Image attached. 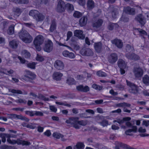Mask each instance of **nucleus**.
<instances>
[{
  "label": "nucleus",
  "instance_id": "obj_42",
  "mask_svg": "<svg viewBox=\"0 0 149 149\" xmlns=\"http://www.w3.org/2000/svg\"><path fill=\"white\" fill-rule=\"evenodd\" d=\"M82 13L78 11H75L73 14L74 17L77 18H79L82 16Z\"/></svg>",
  "mask_w": 149,
  "mask_h": 149
},
{
  "label": "nucleus",
  "instance_id": "obj_32",
  "mask_svg": "<svg viewBox=\"0 0 149 149\" xmlns=\"http://www.w3.org/2000/svg\"><path fill=\"white\" fill-rule=\"evenodd\" d=\"M103 22V21L102 19H99L93 24V27L96 28L99 27L101 26Z\"/></svg>",
  "mask_w": 149,
  "mask_h": 149
},
{
  "label": "nucleus",
  "instance_id": "obj_52",
  "mask_svg": "<svg viewBox=\"0 0 149 149\" xmlns=\"http://www.w3.org/2000/svg\"><path fill=\"white\" fill-rule=\"evenodd\" d=\"M35 65L36 64L34 63H29L27 64V66L29 68L34 69L35 68Z\"/></svg>",
  "mask_w": 149,
  "mask_h": 149
},
{
  "label": "nucleus",
  "instance_id": "obj_20",
  "mask_svg": "<svg viewBox=\"0 0 149 149\" xmlns=\"http://www.w3.org/2000/svg\"><path fill=\"white\" fill-rule=\"evenodd\" d=\"M108 11L111 12L112 15L113 17L116 18V15L118 14L117 9L113 7L110 6L109 8Z\"/></svg>",
  "mask_w": 149,
  "mask_h": 149
},
{
  "label": "nucleus",
  "instance_id": "obj_15",
  "mask_svg": "<svg viewBox=\"0 0 149 149\" xmlns=\"http://www.w3.org/2000/svg\"><path fill=\"white\" fill-rule=\"evenodd\" d=\"M112 43L115 45L118 48H121L123 47V43L120 40L115 39L111 40Z\"/></svg>",
  "mask_w": 149,
  "mask_h": 149
},
{
  "label": "nucleus",
  "instance_id": "obj_45",
  "mask_svg": "<svg viewBox=\"0 0 149 149\" xmlns=\"http://www.w3.org/2000/svg\"><path fill=\"white\" fill-rule=\"evenodd\" d=\"M38 98L42 100L45 101H48L49 100V98L45 97V96L41 94H39Z\"/></svg>",
  "mask_w": 149,
  "mask_h": 149
},
{
  "label": "nucleus",
  "instance_id": "obj_14",
  "mask_svg": "<svg viewBox=\"0 0 149 149\" xmlns=\"http://www.w3.org/2000/svg\"><path fill=\"white\" fill-rule=\"evenodd\" d=\"M125 56L128 59L130 60L136 61L139 60L140 58V57L138 56L134 53L127 54Z\"/></svg>",
  "mask_w": 149,
  "mask_h": 149
},
{
  "label": "nucleus",
  "instance_id": "obj_12",
  "mask_svg": "<svg viewBox=\"0 0 149 149\" xmlns=\"http://www.w3.org/2000/svg\"><path fill=\"white\" fill-rule=\"evenodd\" d=\"M123 11L125 13L128 14L134 15L135 14V9L133 8H131L129 6L124 7Z\"/></svg>",
  "mask_w": 149,
  "mask_h": 149
},
{
  "label": "nucleus",
  "instance_id": "obj_1",
  "mask_svg": "<svg viewBox=\"0 0 149 149\" xmlns=\"http://www.w3.org/2000/svg\"><path fill=\"white\" fill-rule=\"evenodd\" d=\"M20 38L24 42L29 43L31 42L33 38L26 30H22L19 33Z\"/></svg>",
  "mask_w": 149,
  "mask_h": 149
},
{
  "label": "nucleus",
  "instance_id": "obj_46",
  "mask_svg": "<svg viewBox=\"0 0 149 149\" xmlns=\"http://www.w3.org/2000/svg\"><path fill=\"white\" fill-rule=\"evenodd\" d=\"M99 123L103 127L107 126L109 125L108 121L106 120H103Z\"/></svg>",
  "mask_w": 149,
  "mask_h": 149
},
{
  "label": "nucleus",
  "instance_id": "obj_35",
  "mask_svg": "<svg viewBox=\"0 0 149 149\" xmlns=\"http://www.w3.org/2000/svg\"><path fill=\"white\" fill-rule=\"evenodd\" d=\"M131 118L129 117H125L122 119H118V123L119 124H121L124 122L125 121H129L131 120Z\"/></svg>",
  "mask_w": 149,
  "mask_h": 149
},
{
  "label": "nucleus",
  "instance_id": "obj_58",
  "mask_svg": "<svg viewBox=\"0 0 149 149\" xmlns=\"http://www.w3.org/2000/svg\"><path fill=\"white\" fill-rule=\"evenodd\" d=\"M72 33L71 31H68L67 34V38L66 40L67 41H68L70 39V38L72 36Z\"/></svg>",
  "mask_w": 149,
  "mask_h": 149
},
{
  "label": "nucleus",
  "instance_id": "obj_51",
  "mask_svg": "<svg viewBox=\"0 0 149 149\" xmlns=\"http://www.w3.org/2000/svg\"><path fill=\"white\" fill-rule=\"evenodd\" d=\"M77 123L80 125L84 126L87 125V122L86 120H78Z\"/></svg>",
  "mask_w": 149,
  "mask_h": 149
},
{
  "label": "nucleus",
  "instance_id": "obj_19",
  "mask_svg": "<svg viewBox=\"0 0 149 149\" xmlns=\"http://www.w3.org/2000/svg\"><path fill=\"white\" fill-rule=\"evenodd\" d=\"M63 75V74L60 72H55L53 74V78L54 80L56 81H59L61 79Z\"/></svg>",
  "mask_w": 149,
  "mask_h": 149
},
{
  "label": "nucleus",
  "instance_id": "obj_43",
  "mask_svg": "<svg viewBox=\"0 0 149 149\" xmlns=\"http://www.w3.org/2000/svg\"><path fill=\"white\" fill-rule=\"evenodd\" d=\"M67 82L69 85L73 84L75 83L74 79L71 77L67 79Z\"/></svg>",
  "mask_w": 149,
  "mask_h": 149
},
{
  "label": "nucleus",
  "instance_id": "obj_47",
  "mask_svg": "<svg viewBox=\"0 0 149 149\" xmlns=\"http://www.w3.org/2000/svg\"><path fill=\"white\" fill-rule=\"evenodd\" d=\"M29 2V0H16V3L20 4H27Z\"/></svg>",
  "mask_w": 149,
  "mask_h": 149
},
{
  "label": "nucleus",
  "instance_id": "obj_57",
  "mask_svg": "<svg viewBox=\"0 0 149 149\" xmlns=\"http://www.w3.org/2000/svg\"><path fill=\"white\" fill-rule=\"evenodd\" d=\"M27 127L31 129H34L36 128V126L35 125H33V124L31 123L29 124H27Z\"/></svg>",
  "mask_w": 149,
  "mask_h": 149
},
{
  "label": "nucleus",
  "instance_id": "obj_55",
  "mask_svg": "<svg viewBox=\"0 0 149 149\" xmlns=\"http://www.w3.org/2000/svg\"><path fill=\"white\" fill-rule=\"evenodd\" d=\"M16 102L17 103H24L26 104V101L22 99H20L16 100Z\"/></svg>",
  "mask_w": 149,
  "mask_h": 149
},
{
  "label": "nucleus",
  "instance_id": "obj_54",
  "mask_svg": "<svg viewBox=\"0 0 149 149\" xmlns=\"http://www.w3.org/2000/svg\"><path fill=\"white\" fill-rule=\"evenodd\" d=\"M115 25L116 24L113 23H110L108 26V29L110 30H112L113 29L114 25Z\"/></svg>",
  "mask_w": 149,
  "mask_h": 149
},
{
  "label": "nucleus",
  "instance_id": "obj_18",
  "mask_svg": "<svg viewBox=\"0 0 149 149\" xmlns=\"http://www.w3.org/2000/svg\"><path fill=\"white\" fill-rule=\"evenodd\" d=\"M79 119V118L78 117H71L66 120L65 122L68 124H70L73 125L75 123H77V121Z\"/></svg>",
  "mask_w": 149,
  "mask_h": 149
},
{
  "label": "nucleus",
  "instance_id": "obj_11",
  "mask_svg": "<svg viewBox=\"0 0 149 149\" xmlns=\"http://www.w3.org/2000/svg\"><path fill=\"white\" fill-rule=\"evenodd\" d=\"M118 59V56L116 53L111 54L109 56L108 58V61L109 62L111 63H115Z\"/></svg>",
  "mask_w": 149,
  "mask_h": 149
},
{
  "label": "nucleus",
  "instance_id": "obj_28",
  "mask_svg": "<svg viewBox=\"0 0 149 149\" xmlns=\"http://www.w3.org/2000/svg\"><path fill=\"white\" fill-rule=\"evenodd\" d=\"M143 83L146 85H149V77L147 75H145L142 78Z\"/></svg>",
  "mask_w": 149,
  "mask_h": 149
},
{
  "label": "nucleus",
  "instance_id": "obj_22",
  "mask_svg": "<svg viewBox=\"0 0 149 149\" xmlns=\"http://www.w3.org/2000/svg\"><path fill=\"white\" fill-rule=\"evenodd\" d=\"M87 18L86 16H83L81 18L79 21V24L81 26H85L87 24Z\"/></svg>",
  "mask_w": 149,
  "mask_h": 149
},
{
  "label": "nucleus",
  "instance_id": "obj_44",
  "mask_svg": "<svg viewBox=\"0 0 149 149\" xmlns=\"http://www.w3.org/2000/svg\"><path fill=\"white\" fill-rule=\"evenodd\" d=\"M117 146L119 148H124V149H127L128 148V146L127 145L122 143H118V146Z\"/></svg>",
  "mask_w": 149,
  "mask_h": 149
},
{
  "label": "nucleus",
  "instance_id": "obj_17",
  "mask_svg": "<svg viewBox=\"0 0 149 149\" xmlns=\"http://www.w3.org/2000/svg\"><path fill=\"white\" fill-rule=\"evenodd\" d=\"M94 47L95 50L97 53H100L102 51V45L101 42L95 43L94 44Z\"/></svg>",
  "mask_w": 149,
  "mask_h": 149
},
{
  "label": "nucleus",
  "instance_id": "obj_21",
  "mask_svg": "<svg viewBox=\"0 0 149 149\" xmlns=\"http://www.w3.org/2000/svg\"><path fill=\"white\" fill-rule=\"evenodd\" d=\"M62 54L64 56L68 57L70 58H73L75 57L73 53L69 52L67 50L63 51Z\"/></svg>",
  "mask_w": 149,
  "mask_h": 149
},
{
  "label": "nucleus",
  "instance_id": "obj_61",
  "mask_svg": "<svg viewBox=\"0 0 149 149\" xmlns=\"http://www.w3.org/2000/svg\"><path fill=\"white\" fill-rule=\"evenodd\" d=\"M121 20L125 22H127L128 21L129 18L124 16H122L121 18Z\"/></svg>",
  "mask_w": 149,
  "mask_h": 149
},
{
  "label": "nucleus",
  "instance_id": "obj_23",
  "mask_svg": "<svg viewBox=\"0 0 149 149\" xmlns=\"http://www.w3.org/2000/svg\"><path fill=\"white\" fill-rule=\"evenodd\" d=\"M87 7L88 9L91 10L93 9L95 6V3L93 0H88L87 3Z\"/></svg>",
  "mask_w": 149,
  "mask_h": 149
},
{
  "label": "nucleus",
  "instance_id": "obj_24",
  "mask_svg": "<svg viewBox=\"0 0 149 149\" xmlns=\"http://www.w3.org/2000/svg\"><path fill=\"white\" fill-rule=\"evenodd\" d=\"M10 91L11 92L13 93H17L18 94H23L24 95H27V93L26 91L24 90H23V91L20 90H16L15 89H12Z\"/></svg>",
  "mask_w": 149,
  "mask_h": 149
},
{
  "label": "nucleus",
  "instance_id": "obj_31",
  "mask_svg": "<svg viewBox=\"0 0 149 149\" xmlns=\"http://www.w3.org/2000/svg\"><path fill=\"white\" fill-rule=\"evenodd\" d=\"M125 50L126 52L130 53L134 51V49L133 47L130 44H127L125 47Z\"/></svg>",
  "mask_w": 149,
  "mask_h": 149
},
{
  "label": "nucleus",
  "instance_id": "obj_30",
  "mask_svg": "<svg viewBox=\"0 0 149 149\" xmlns=\"http://www.w3.org/2000/svg\"><path fill=\"white\" fill-rule=\"evenodd\" d=\"M39 12L36 10H31L29 13V15L32 16L34 19H35Z\"/></svg>",
  "mask_w": 149,
  "mask_h": 149
},
{
  "label": "nucleus",
  "instance_id": "obj_10",
  "mask_svg": "<svg viewBox=\"0 0 149 149\" xmlns=\"http://www.w3.org/2000/svg\"><path fill=\"white\" fill-rule=\"evenodd\" d=\"M54 66L56 69L58 70H61L64 68V65L63 62L59 60H57L55 62Z\"/></svg>",
  "mask_w": 149,
  "mask_h": 149
},
{
  "label": "nucleus",
  "instance_id": "obj_37",
  "mask_svg": "<svg viewBox=\"0 0 149 149\" xmlns=\"http://www.w3.org/2000/svg\"><path fill=\"white\" fill-rule=\"evenodd\" d=\"M52 136L54 137L57 139H58L60 138H62L64 137L63 135L57 132L54 133Z\"/></svg>",
  "mask_w": 149,
  "mask_h": 149
},
{
  "label": "nucleus",
  "instance_id": "obj_63",
  "mask_svg": "<svg viewBox=\"0 0 149 149\" xmlns=\"http://www.w3.org/2000/svg\"><path fill=\"white\" fill-rule=\"evenodd\" d=\"M49 108L50 110L53 112H56L57 111V109L54 106H50Z\"/></svg>",
  "mask_w": 149,
  "mask_h": 149
},
{
  "label": "nucleus",
  "instance_id": "obj_40",
  "mask_svg": "<svg viewBox=\"0 0 149 149\" xmlns=\"http://www.w3.org/2000/svg\"><path fill=\"white\" fill-rule=\"evenodd\" d=\"M97 75L101 77H105L107 76V74L104 72L100 70L96 72Z\"/></svg>",
  "mask_w": 149,
  "mask_h": 149
},
{
  "label": "nucleus",
  "instance_id": "obj_39",
  "mask_svg": "<svg viewBox=\"0 0 149 149\" xmlns=\"http://www.w3.org/2000/svg\"><path fill=\"white\" fill-rule=\"evenodd\" d=\"M56 28V25L55 22L54 20L52 21L50 28V31L52 32Z\"/></svg>",
  "mask_w": 149,
  "mask_h": 149
},
{
  "label": "nucleus",
  "instance_id": "obj_62",
  "mask_svg": "<svg viewBox=\"0 0 149 149\" xmlns=\"http://www.w3.org/2000/svg\"><path fill=\"white\" fill-rule=\"evenodd\" d=\"M31 143L30 142L23 140L22 141V145L23 146H29L30 145Z\"/></svg>",
  "mask_w": 149,
  "mask_h": 149
},
{
  "label": "nucleus",
  "instance_id": "obj_5",
  "mask_svg": "<svg viewBox=\"0 0 149 149\" xmlns=\"http://www.w3.org/2000/svg\"><path fill=\"white\" fill-rule=\"evenodd\" d=\"M66 8V4L62 0H59L58 2L56 8L57 11L61 13L64 11Z\"/></svg>",
  "mask_w": 149,
  "mask_h": 149
},
{
  "label": "nucleus",
  "instance_id": "obj_7",
  "mask_svg": "<svg viewBox=\"0 0 149 149\" xmlns=\"http://www.w3.org/2000/svg\"><path fill=\"white\" fill-rule=\"evenodd\" d=\"M135 19L142 26L144 25L146 22V18L141 14H139L136 15L135 17Z\"/></svg>",
  "mask_w": 149,
  "mask_h": 149
},
{
  "label": "nucleus",
  "instance_id": "obj_2",
  "mask_svg": "<svg viewBox=\"0 0 149 149\" xmlns=\"http://www.w3.org/2000/svg\"><path fill=\"white\" fill-rule=\"evenodd\" d=\"M45 38L41 35H38L35 38L33 43L36 49L38 51H40L41 49V45L44 43Z\"/></svg>",
  "mask_w": 149,
  "mask_h": 149
},
{
  "label": "nucleus",
  "instance_id": "obj_4",
  "mask_svg": "<svg viewBox=\"0 0 149 149\" xmlns=\"http://www.w3.org/2000/svg\"><path fill=\"white\" fill-rule=\"evenodd\" d=\"M126 82L127 85L130 87L129 90L130 93L136 94L138 93V87L137 85L127 80H126Z\"/></svg>",
  "mask_w": 149,
  "mask_h": 149
},
{
  "label": "nucleus",
  "instance_id": "obj_6",
  "mask_svg": "<svg viewBox=\"0 0 149 149\" xmlns=\"http://www.w3.org/2000/svg\"><path fill=\"white\" fill-rule=\"evenodd\" d=\"M53 48V43L52 42L51 40H48L45 42L43 47L44 51L48 53L50 52L52 50Z\"/></svg>",
  "mask_w": 149,
  "mask_h": 149
},
{
  "label": "nucleus",
  "instance_id": "obj_50",
  "mask_svg": "<svg viewBox=\"0 0 149 149\" xmlns=\"http://www.w3.org/2000/svg\"><path fill=\"white\" fill-rule=\"evenodd\" d=\"M92 87L94 89L99 91L101 90L102 88V86H99L95 84L92 85Z\"/></svg>",
  "mask_w": 149,
  "mask_h": 149
},
{
  "label": "nucleus",
  "instance_id": "obj_36",
  "mask_svg": "<svg viewBox=\"0 0 149 149\" xmlns=\"http://www.w3.org/2000/svg\"><path fill=\"white\" fill-rule=\"evenodd\" d=\"M44 16L42 14L40 13L39 12V14H38L35 19L37 21H42L44 19Z\"/></svg>",
  "mask_w": 149,
  "mask_h": 149
},
{
  "label": "nucleus",
  "instance_id": "obj_34",
  "mask_svg": "<svg viewBox=\"0 0 149 149\" xmlns=\"http://www.w3.org/2000/svg\"><path fill=\"white\" fill-rule=\"evenodd\" d=\"M22 55L26 58H29L31 56L30 53L26 50H23L22 52Z\"/></svg>",
  "mask_w": 149,
  "mask_h": 149
},
{
  "label": "nucleus",
  "instance_id": "obj_41",
  "mask_svg": "<svg viewBox=\"0 0 149 149\" xmlns=\"http://www.w3.org/2000/svg\"><path fill=\"white\" fill-rule=\"evenodd\" d=\"M0 148L1 149H15L14 147L5 145L0 146Z\"/></svg>",
  "mask_w": 149,
  "mask_h": 149
},
{
  "label": "nucleus",
  "instance_id": "obj_26",
  "mask_svg": "<svg viewBox=\"0 0 149 149\" xmlns=\"http://www.w3.org/2000/svg\"><path fill=\"white\" fill-rule=\"evenodd\" d=\"M18 44V42L15 40L10 42L9 43L10 46L14 49H16L17 47Z\"/></svg>",
  "mask_w": 149,
  "mask_h": 149
},
{
  "label": "nucleus",
  "instance_id": "obj_9",
  "mask_svg": "<svg viewBox=\"0 0 149 149\" xmlns=\"http://www.w3.org/2000/svg\"><path fill=\"white\" fill-rule=\"evenodd\" d=\"M80 53L83 55L87 56H92L93 54V52L89 48H84L81 49Z\"/></svg>",
  "mask_w": 149,
  "mask_h": 149
},
{
  "label": "nucleus",
  "instance_id": "obj_48",
  "mask_svg": "<svg viewBox=\"0 0 149 149\" xmlns=\"http://www.w3.org/2000/svg\"><path fill=\"white\" fill-rule=\"evenodd\" d=\"M66 8H67L68 10L70 11H71L74 10L73 5L69 3H67L66 4Z\"/></svg>",
  "mask_w": 149,
  "mask_h": 149
},
{
  "label": "nucleus",
  "instance_id": "obj_33",
  "mask_svg": "<svg viewBox=\"0 0 149 149\" xmlns=\"http://www.w3.org/2000/svg\"><path fill=\"white\" fill-rule=\"evenodd\" d=\"M8 141H10V144H14L17 143L18 145L22 144L23 141L21 140L20 139H18L17 140H13L12 141L9 139Z\"/></svg>",
  "mask_w": 149,
  "mask_h": 149
},
{
  "label": "nucleus",
  "instance_id": "obj_29",
  "mask_svg": "<svg viewBox=\"0 0 149 149\" xmlns=\"http://www.w3.org/2000/svg\"><path fill=\"white\" fill-rule=\"evenodd\" d=\"M14 25H10L8 28L7 31V33L9 35H12L14 33Z\"/></svg>",
  "mask_w": 149,
  "mask_h": 149
},
{
  "label": "nucleus",
  "instance_id": "obj_49",
  "mask_svg": "<svg viewBox=\"0 0 149 149\" xmlns=\"http://www.w3.org/2000/svg\"><path fill=\"white\" fill-rule=\"evenodd\" d=\"M13 11L16 13H17V15L18 14V16H19V15L22 12V10L18 8H13Z\"/></svg>",
  "mask_w": 149,
  "mask_h": 149
},
{
  "label": "nucleus",
  "instance_id": "obj_64",
  "mask_svg": "<svg viewBox=\"0 0 149 149\" xmlns=\"http://www.w3.org/2000/svg\"><path fill=\"white\" fill-rule=\"evenodd\" d=\"M143 125H145L146 127H148L149 125V120H143L142 124Z\"/></svg>",
  "mask_w": 149,
  "mask_h": 149
},
{
  "label": "nucleus",
  "instance_id": "obj_8",
  "mask_svg": "<svg viewBox=\"0 0 149 149\" xmlns=\"http://www.w3.org/2000/svg\"><path fill=\"white\" fill-rule=\"evenodd\" d=\"M133 72L135 77L136 78L141 77L143 74V70L139 67L134 68Z\"/></svg>",
  "mask_w": 149,
  "mask_h": 149
},
{
  "label": "nucleus",
  "instance_id": "obj_16",
  "mask_svg": "<svg viewBox=\"0 0 149 149\" xmlns=\"http://www.w3.org/2000/svg\"><path fill=\"white\" fill-rule=\"evenodd\" d=\"M76 88L79 91L84 92H87L89 91V87L87 86H84L82 85H80L76 87Z\"/></svg>",
  "mask_w": 149,
  "mask_h": 149
},
{
  "label": "nucleus",
  "instance_id": "obj_3",
  "mask_svg": "<svg viewBox=\"0 0 149 149\" xmlns=\"http://www.w3.org/2000/svg\"><path fill=\"white\" fill-rule=\"evenodd\" d=\"M24 72L25 74L22 76V78L25 81H31L36 77V75L30 71L25 70Z\"/></svg>",
  "mask_w": 149,
  "mask_h": 149
},
{
  "label": "nucleus",
  "instance_id": "obj_13",
  "mask_svg": "<svg viewBox=\"0 0 149 149\" xmlns=\"http://www.w3.org/2000/svg\"><path fill=\"white\" fill-rule=\"evenodd\" d=\"M83 31L80 30H75L74 32V36L82 39H84L85 37V35L83 34Z\"/></svg>",
  "mask_w": 149,
  "mask_h": 149
},
{
  "label": "nucleus",
  "instance_id": "obj_25",
  "mask_svg": "<svg viewBox=\"0 0 149 149\" xmlns=\"http://www.w3.org/2000/svg\"><path fill=\"white\" fill-rule=\"evenodd\" d=\"M118 64L120 68H125L126 67L125 63L122 59H119L118 62Z\"/></svg>",
  "mask_w": 149,
  "mask_h": 149
},
{
  "label": "nucleus",
  "instance_id": "obj_59",
  "mask_svg": "<svg viewBox=\"0 0 149 149\" xmlns=\"http://www.w3.org/2000/svg\"><path fill=\"white\" fill-rule=\"evenodd\" d=\"M79 116L80 117L84 118H90V116H87V114L85 113H83L79 114Z\"/></svg>",
  "mask_w": 149,
  "mask_h": 149
},
{
  "label": "nucleus",
  "instance_id": "obj_60",
  "mask_svg": "<svg viewBox=\"0 0 149 149\" xmlns=\"http://www.w3.org/2000/svg\"><path fill=\"white\" fill-rule=\"evenodd\" d=\"M34 112V115L39 116H42L43 115V113L41 111H35Z\"/></svg>",
  "mask_w": 149,
  "mask_h": 149
},
{
  "label": "nucleus",
  "instance_id": "obj_38",
  "mask_svg": "<svg viewBox=\"0 0 149 149\" xmlns=\"http://www.w3.org/2000/svg\"><path fill=\"white\" fill-rule=\"evenodd\" d=\"M84 146V143L81 142H78L75 146L76 148L77 149H83Z\"/></svg>",
  "mask_w": 149,
  "mask_h": 149
},
{
  "label": "nucleus",
  "instance_id": "obj_56",
  "mask_svg": "<svg viewBox=\"0 0 149 149\" xmlns=\"http://www.w3.org/2000/svg\"><path fill=\"white\" fill-rule=\"evenodd\" d=\"M25 112L26 114L29 115L30 116H34V112L33 111H25Z\"/></svg>",
  "mask_w": 149,
  "mask_h": 149
},
{
  "label": "nucleus",
  "instance_id": "obj_53",
  "mask_svg": "<svg viewBox=\"0 0 149 149\" xmlns=\"http://www.w3.org/2000/svg\"><path fill=\"white\" fill-rule=\"evenodd\" d=\"M137 30L140 34L141 35H147L146 32L143 29L139 28L137 29Z\"/></svg>",
  "mask_w": 149,
  "mask_h": 149
},
{
  "label": "nucleus",
  "instance_id": "obj_27",
  "mask_svg": "<svg viewBox=\"0 0 149 149\" xmlns=\"http://www.w3.org/2000/svg\"><path fill=\"white\" fill-rule=\"evenodd\" d=\"M137 130V127L136 126H133L132 129H130L127 130L125 132V133L127 135L132 136V134H130L132 132H136Z\"/></svg>",
  "mask_w": 149,
  "mask_h": 149
}]
</instances>
